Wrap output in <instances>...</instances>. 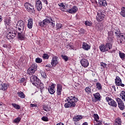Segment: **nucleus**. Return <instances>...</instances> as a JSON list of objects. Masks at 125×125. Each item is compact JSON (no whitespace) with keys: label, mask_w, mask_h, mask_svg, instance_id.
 Here are the masks:
<instances>
[{"label":"nucleus","mask_w":125,"mask_h":125,"mask_svg":"<svg viewBox=\"0 0 125 125\" xmlns=\"http://www.w3.org/2000/svg\"><path fill=\"white\" fill-rule=\"evenodd\" d=\"M38 68V65L37 63H33L32 65L27 69V74L28 75H33V74H35L36 71H37Z\"/></svg>","instance_id":"3"},{"label":"nucleus","mask_w":125,"mask_h":125,"mask_svg":"<svg viewBox=\"0 0 125 125\" xmlns=\"http://www.w3.org/2000/svg\"><path fill=\"white\" fill-rule=\"evenodd\" d=\"M96 87L98 90H101L102 89V85L99 82H97L96 83Z\"/></svg>","instance_id":"31"},{"label":"nucleus","mask_w":125,"mask_h":125,"mask_svg":"<svg viewBox=\"0 0 125 125\" xmlns=\"http://www.w3.org/2000/svg\"><path fill=\"white\" fill-rule=\"evenodd\" d=\"M105 125H109V124H105Z\"/></svg>","instance_id":"62"},{"label":"nucleus","mask_w":125,"mask_h":125,"mask_svg":"<svg viewBox=\"0 0 125 125\" xmlns=\"http://www.w3.org/2000/svg\"><path fill=\"white\" fill-rule=\"evenodd\" d=\"M107 42L105 43V47H106V51H109L112 48V42H113V37H110L109 35L108 37Z\"/></svg>","instance_id":"6"},{"label":"nucleus","mask_w":125,"mask_h":125,"mask_svg":"<svg viewBox=\"0 0 125 125\" xmlns=\"http://www.w3.org/2000/svg\"><path fill=\"white\" fill-rule=\"evenodd\" d=\"M119 56L122 60H124V59H125V54L124 53H121V52H119Z\"/></svg>","instance_id":"40"},{"label":"nucleus","mask_w":125,"mask_h":125,"mask_svg":"<svg viewBox=\"0 0 125 125\" xmlns=\"http://www.w3.org/2000/svg\"><path fill=\"white\" fill-rule=\"evenodd\" d=\"M16 26L25 27V22L22 20H20L18 21Z\"/></svg>","instance_id":"26"},{"label":"nucleus","mask_w":125,"mask_h":125,"mask_svg":"<svg viewBox=\"0 0 125 125\" xmlns=\"http://www.w3.org/2000/svg\"><path fill=\"white\" fill-rule=\"evenodd\" d=\"M115 34L117 37V42L119 44L123 43L125 42V34L124 33H121L120 29H117L115 30Z\"/></svg>","instance_id":"2"},{"label":"nucleus","mask_w":125,"mask_h":125,"mask_svg":"<svg viewBox=\"0 0 125 125\" xmlns=\"http://www.w3.org/2000/svg\"><path fill=\"white\" fill-rule=\"evenodd\" d=\"M43 110H44V111H46V112H47L48 108H47V106H44L43 107Z\"/></svg>","instance_id":"51"},{"label":"nucleus","mask_w":125,"mask_h":125,"mask_svg":"<svg viewBox=\"0 0 125 125\" xmlns=\"http://www.w3.org/2000/svg\"><path fill=\"white\" fill-rule=\"evenodd\" d=\"M26 82H27V81L24 78H22L21 80V83H24L23 85H26Z\"/></svg>","instance_id":"48"},{"label":"nucleus","mask_w":125,"mask_h":125,"mask_svg":"<svg viewBox=\"0 0 125 125\" xmlns=\"http://www.w3.org/2000/svg\"><path fill=\"white\" fill-rule=\"evenodd\" d=\"M120 96L122 97L123 100H124V101H125V91H123L121 92V93L120 94Z\"/></svg>","instance_id":"38"},{"label":"nucleus","mask_w":125,"mask_h":125,"mask_svg":"<svg viewBox=\"0 0 125 125\" xmlns=\"http://www.w3.org/2000/svg\"><path fill=\"white\" fill-rule=\"evenodd\" d=\"M0 106H1V104L0 103Z\"/></svg>","instance_id":"64"},{"label":"nucleus","mask_w":125,"mask_h":125,"mask_svg":"<svg viewBox=\"0 0 125 125\" xmlns=\"http://www.w3.org/2000/svg\"><path fill=\"white\" fill-rule=\"evenodd\" d=\"M115 84L118 86H122L125 87V84L122 83V79L119 76H117L115 80Z\"/></svg>","instance_id":"11"},{"label":"nucleus","mask_w":125,"mask_h":125,"mask_svg":"<svg viewBox=\"0 0 125 125\" xmlns=\"http://www.w3.org/2000/svg\"><path fill=\"white\" fill-rule=\"evenodd\" d=\"M1 21H2V17L0 16V22H1Z\"/></svg>","instance_id":"57"},{"label":"nucleus","mask_w":125,"mask_h":125,"mask_svg":"<svg viewBox=\"0 0 125 125\" xmlns=\"http://www.w3.org/2000/svg\"><path fill=\"white\" fill-rule=\"evenodd\" d=\"M50 18H46L45 20H44L42 21L39 22V25L40 27H44L45 25H47L48 24V22L50 21Z\"/></svg>","instance_id":"13"},{"label":"nucleus","mask_w":125,"mask_h":125,"mask_svg":"<svg viewBox=\"0 0 125 125\" xmlns=\"http://www.w3.org/2000/svg\"><path fill=\"white\" fill-rule=\"evenodd\" d=\"M18 38L20 41H24L25 40V32L24 31L18 32Z\"/></svg>","instance_id":"16"},{"label":"nucleus","mask_w":125,"mask_h":125,"mask_svg":"<svg viewBox=\"0 0 125 125\" xmlns=\"http://www.w3.org/2000/svg\"><path fill=\"white\" fill-rule=\"evenodd\" d=\"M58 5L61 7L62 11H65L66 10V9H65V5H64L63 3H60Z\"/></svg>","instance_id":"33"},{"label":"nucleus","mask_w":125,"mask_h":125,"mask_svg":"<svg viewBox=\"0 0 125 125\" xmlns=\"http://www.w3.org/2000/svg\"><path fill=\"white\" fill-rule=\"evenodd\" d=\"M96 122L97 123L95 124V125H102V123H101V122H100L98 120H97Z\"/></svg>","instance_id":"50"},{"label":"nucleus","mask_w":125,"mask_h":125,"mask_svg":"<svg viewBox=\"0 0 125 125\" xmlns=\"http://www.w3.org/2000/svg\"><path fill=\"white\" fill-rule=\"evenodd\" d=\"M79 100L78 98L75 97V96L68 97L65 100L66 103L64 104L65 108H70L71 107H75L76 103L78 102Z\"/></svg>","instance_id":"1"},{"label":"nucleus","mask_w":125,"mask_h":125,"mask_svg":"<svg viewBox=\"0 0 125 125\" xmlns=\"http://www.w3.org/2000/svg\"><path fill=\"white\" fill-rule=\"evenodd\" d=\"M81 65H82L83 67H84V68H86L88 66V65H89V63H88V61L85 59H83L82 60H81Z\"/></svg>","instance_id":"17"},{"label":"nucleus","mask_w":125,"mask_h":125,"mask_svg":"<svg viewBox=\"0 0 125 125\" xmlns=\"http://www.w3.org/2000/svg\"><path fill=\"white\" fill-rule=\"evenodd\" d=\"M16 28L18 32H24V29H25V27L23 26H19L18 25H16Z\"/></svg>","instance_id":"29"},{"label":"nucleus","mask_w":125,"mask_h":125,"mask_svg":"<svg viewBox=\"0 0 125 125\" xmlns=\"http://www.w3.org/2000/svg\"><path fill=\"white\" fill-rule=\"evenodd\" d=\"M82 119H83V116H82V115H78L74 117V120H75V121H80V120H82Z\"/></svg>","instance_id":"37"},{"label":"nucleus","mask_w":125,"mask_h":125,"mask_svg":"<svg viewBox=\"0 0 125 125\" xmlns=\"http://www.w3.org/2000/svg\"><path fill=\"white\" fill-rule=\"evenodd\" d=\"M120 15H122L123 17H125V7H122L121 8Z\"/></svg>","instance_id":"32"},{"label":"nucleus","mask_w":125,"mask_h":125,"mask_svg":"<svg viewBox=\"0 0 125 125\" xmlns=\"http://www.w3.org/2000/svg\"><path fill=\"white\" fill-rule=\"evenodd\" d=\"M35 6L38 11H41L42 8V1L40 0H36Z\"/></svg>","instance_id":"12"},{"label":"nucleus","mask_w":125,"mask_h":125,"mask_svg":"<svg viewBox=\"0 0 125 125\" xmlns=\"http://www.w3.org/2000/svg\"><path fill=\"white\" fill-rule=\"evenodd\" d=\"M45 67H47V68H51V65H50V64H48L46 65Z\"/></svg>","instance_id":"54"},{"label":"nucleus","mask_w":125,"mask_h":125,"mask_svg":"<svg viewBox=\"0 0 125 125\" xmlns=\"http://www.w3.org/2000/svg\"><path fill=\"white\" fill-rule=\"evenodd\" d=\"M42 58L44 59H48L49 58V56L47 54H44L42 56Z\"/></svg>","instance_id":"45"},{"label":"nucleus","mask_w":125,"mask_h":125,"mask_svg":"<svg viewBox=\"0 0 125 125\" xmlns=\"http://www.w3.org/2000/svg\"><path fill=\"white\" fill-rule=\"evenodd\" d=\"M42 1H43V2H44V3H45V4H48V2H47V0H42Z\"/></svg>","instance_id":"53"},{"label":"nucleus","mask_w":125,"mask_h":125,"mask_svg":"<svg viewBox=\"0 0 125 125\" xmlns=\"http://www.w3.org/2000/svg\"><path fill=\"white\" fill-rule=\"evenodd\" d=\"M93 95L96 100H100V98H101V96L99 92L94 94Z\"/></svg>","instance_id":"30"},{"label":"nucleus","mask_w":125,"mask_h":125,"mask_svg":"<svg viewBox=\"0 0 125 125\" xmlns=\"http://www.w3.org/2000/svg\"><path fill=\"white\" fill-rule=\"evenodd\" d=\"M88 125L87 122H85L83 124V125Z\"/></svg>","instance_id":"58"},{"label":"nucleus","mask_w":125,"mask_h":125,"mask_svg":"<svg viewBox=\"0 0 125 125\" xmlns=\"http://www.w3.org/2000/svg\"><path fill=\"white\" fill-rule=\"evenodd\" d=\"M82 48L83 49H84V50H89V49H90V45L86 42H83Z\"/></svg>","instance_id":"21"},{"label":"nucleus","mask_w":125,"mask_h":125,"mask_svg":"<svg viewBox=\"0 0 125 125\" xmlns=\"http://www.w3.org/2000/svg\"><path fill=\"white\" fill-rule=\"evenodd\" d=\"M18 32V31L17 30V31L13 30L12 32H9V34H10V35L8 34L7 35V37H9V38H11L12 39H14V38L16 37V35Z\"/></svg>","instance_id":"19"},{"label":"nucleus","mask_w":125,"mask_h":125,"mask_svg":"<svg viewBox=\"0 0 125 125\" xmlns=\"http://www.w3.org/2000/svg\"><path fill=\"white\" fill-rule=\"evenodd\" d=\"M101 66L104 67V68H106V66H107V64L106 63H101Z\"/></svg>","instance_id":"52"},{"label":"nucleus","mask_w":125,"mask_h":125,"mask_svg":"<svg viewBox=\"0 0 125 125\" xmlns=\"http://www.w3.org/2000/svg\"><path fill=\"white\" fill-rule=\"evenodd\" d=\"M10 23H11V20H10V17H7L5 19V21H4V24L6 27H7V26H9V25H10Z\"/></svg>","instance_id":"25"},{"label":"nucleus","mask_w":125,"mask_h":125,"mask_svg":"<svg viewBox=\"0 0 125 125\" xmlns=\"http://www.w3.org/2000/svg\"><path fill=\"white\" fill-rule=\"evenodd\" d=\"M112 88L114 89V91H116V87H115V86H112Z\"/></svg>","instance_id":"56"},{"label":"nucleus","mask_w":125,"mask_h":125,"mask_svg":"<svg viewBox=\"0 0 125 125\" xmlns=\"http://www.w3.org/2000/svg\"><path fill=\"white\" fill-rule=\"evenodd\" d=\"M99 48L100 51L102 52H107V47H106V45L105 44H101L99 46Z\"/></svg>","instance_id":"24"},{"label":"nucleus","mask_w":125,"mask_h":125,"mask_svg":"<svg viewBox=\"0 0 125 125\" xmlns=\"http://www.w3.org/2000/svg\"><path fill=\"white\" fill-rule=\"evenodd\" d=\"M30 81L33 85L38 86L40 84V80L35 75H32L30 77Z\"/></svg>","instance_id":"5"},{"label":"nucleus","mask_w":125,"mask_h":125,"mask_svg":"<svg viewBox=\"0 0 125 125\" xmlns=\"http://www.w3.org/2000/svg\"><path fill=\"white\" fill-rule=\"evenodd\" d=\"M21 121V118L20 117H18L14 119V122L16 123H18Z\"/></svg>","instance_id":"43"},{"label":"nucleus","mask_w":125,"mask_h":125,"mask_svg":"<svg viewBox=\"0 0 125 125\" xmlns=\"http://www.w3.org/2000/svg\"><path fill=\"white\" fill-rule=\"evenodd\" d=\"M94 117L96 122H97L99 120V116L97 114H94Z\"/></svg>","instance_id":"47"},{"label":"nucleus","mask_w":125,"mask_h":125,"mask_svg":"<svg viewBox=\"0 0 125 125\" xmlns=\"http://www.w3.org/2000/svg\"><path fill=\"white\" fill-rule=\"evenodd\" d=\"M35 86H36L38 88H40V89H41L42 93V91H43V89H44V85H43V83H41V81H39V85Z\"/></svg>","instance_id":"23"},{"label":"nucleus","mask_w":125,"mask_h":125,"mask_svg":"<svg viewBox=\"0 0 125 125\" xmlns=\"http://www.w3.org/2000/svg\"><path fill=\"white\" fill-rule=\"evenodd\" d=\"M123 116H124L125 117V113H123Z\"/></svg>","instance_id":"60"},{"label":"nucleus","mask_w":125,"mask_h":125,"mask_svg":"<svg viewBox=\"0 0 125 125\" xmlns=\"http://www.w3.org/2000/svg\"><path fill=\"white\" fill-rule=\"evenodd\" d=\"M84 23L86 26H91V25H92V23H91V21H85Z\"/></svg>","instance_id":"44"},{"label":"nucleus","mask_w":125,"mask_h":125,"mask_svg":"<svg viewBox=\"0 0 125 125\" xmlns=\"http://www.w3.org/2000/svg\"><path fill=\"white\" fill-rule=\"evenodd\" d=\"M47 18H50V19L49 22H48V24L50 23L51 26H52V27L53 28L55 27V21H53L52 19L50 17H47Z\"/></svg>","instance_id":"27"},{"label":"nucleus","mask_w":125,"mask_h":125,"mask_svg":"<svg viewBox=\"0 0 125 125\" xmlns=\"http://www.w3.org/2000/svg\"><path fill=\"white\" fill-rule=\"evenodd\" d=\"M78 11V7L76 6H73L71 9L66 10V12H68L71 14H74Z\"/></svg>","instance_id":"15"},{"label":"nucleus","mask_w":125,"mask_h":125,"mask_svg":"<svg viewBox=\"0 0 125 125\" xmlns=\"http://www.w3.org/2000/svg\"><path fill=\"white\" fill-rule=\"evenodd\" d=\"M48 89L50 94H54V93H55V85L54 84H52L49 87Z\"/></svg>","instance_id":"18"},{"label":"nucleus","mask_w":125,"mask_h":125,"mask_svg":"<svg viewBox=\"0 0 125 125\" xmlns=\"http://www.w3.org/2000/svg\"><path fill=\"white\" fill-rule=\"evenodd\" d=\"M69 47H70V45H67V48H69Z\"/></svg>","instance_id":"61"},{"label":"nucleus","mask_w":125,"mask_h":125,"mask_svg":"<svg viewBox=\"0 0 125 125\" xmlns=\"http://www.w3.org/2000/svg\"><path fill=\"white\" fill-rule=\"evenodd\" d=\"M8 87V85L6 83H1L0 84V89L3 90V91L6 90Z\"/></svg>","instance_id":"20"},{"label":"nucleus","mask_w":125,"mask_h":125,"mask_svg":"<svg viewBox=\"0 0 125 125\" xmlns=\"http://www.w3.org/2000/svg\"><path fill=\"white\" fill-rule=\"evenodd\" d=\"M18 95L19 97H20L21 98H25V94H24L23 92H20L18 93Z\"/></svg>","instance_id":"35"},{"label":"nucleus","mask_w":125,"mask_h":125,"mask_svg":"<svg viewBox=\"0 0 125 125\" xmlns=\"http://www.w3.org/2000/svg\"><path fill=\"white\" fill-rule=\"evenodd\" d=\"M24 7L28 12L35 13V8L34 7V5L31 4V3L28 2H25L24 3Z\"/></svg>","instance_id":"4"},{"label":"nucleus","mask_w":125,"mask_h":125,"mask_svg":"<svg viewBox=\"0 0 125 125\" xmlns=\"http://www.w3.org/2000/svg\"><path fill=\"white\" fill-rule=\"evenodd\" d=\"M58 63H59V62L58 61V57L56 56H53L51 62V65L52 67H55L56 65H58Z\"/></svg>","instance_id":"10"},{"label":"nucleus","mask_w":125,"mask_h":125,"mask_svg":"<svg viewBox=\"0 0 125 125\" xmlns=\"http://www.w3.org/2000/svg\"><path fill=\"white\" fill-rule=\"evenodd\" d=\"M62 57L65 61H68V59H69V58H68V57L67 56L62 55Z\"/></svg>","instance_id":"49"},{"label":"nucleus","mask_w":125,"mask_h":125,"mask_svg":"<svg viewBox=\"0 0 125 125\" xmlns=\"http://www.w3.org/2000/svg\"><path fill=\"white\" fill-rule=\"evenodd\" d=\"M57 29L58 30H59V29H61L62 27H63V25L61 23H57L56 24Z\"/></svg>","instance_id":"42"},{"label":"nucleus","mask_w":125,"mask_h":125,"mask_svg":"<svg viewBox=\"0 0 125 125\" xmlns=\"http://www.w3.org/2000/svg\"><path fill=\"white\" fill-rule=\"evenodd\" d=\"M116 100L120 110H124L125 109V104H124V102L120 98H116Z\"/></svg>","instance_id":"9"},{"label":"nucleus","mask_w":125,"mask_h":125,"mask_svg":"<svg viewBox=\"0 0 125 125\" xmlns=\"http://www.w3.org/2000/svg\"><path fill=\"white\" fill-rule=\"evenodd\" d=\"M97 20L99 22L102 21L105 18V13L101 11H99L97 13V16L96 17Z\"/></svg>","instance_id":"7"},{"label":"nucleus","mask_w":125,"mask_h":125,"mask_svg":"<svg viewBox=\"0 0 125 125\" xmlns=\"http://www.w3.org/2000/svg\"><path fill=\"white\" fill-rule=\"evenodd\" d=\"M42 121H44V122H48V118L46 116H43L42 118Z\"/></svg>","instance_id":"46"},{"label":"nucleus","mask_w":125,"mask_h":125,"mask_svg":"<svg viewBox=\"0 0 125 125\" xmlns=\"http://www.w3.org/2000/svg\"><path fill=\"white\" fill-rule=\"evenodd\" d=\"M33 19H29L28 20V23H27V27L28 29H32L33 28Z\"/></svg>","instance_id":"22"},{"label":"nucleus","mask_w":125,"mask_h":125,"mask_svg":"<svg viewBox=\"0 0 125 125\" xmlns=\"http://www.w3.org/2000/svg\"><path fill=\"white\" fill-rule=\"evenodd\" d=\"M3 47H7V45H6V44H4L3 45Z\"/></svg>","instance_id":"59"},{"label":"nucleus","mask_w":125,"mask_h":125,"mask_svg":"<svg viewBox=\"0 0 125 125\" xmlns=\"http://www.w3.org/2000/svg\"><path fill=\"white\" fill-rule=\"evenodd\" d=\"M30 106H31V107H37V104H30Z\"/></svg>","instance_id":"55"},{"label":"nucleus","mask_w":125,"mask_h":125,"mask_svg":"<svg viewBox=\"0 0 125 125\" xmlns=\"http://www.w3.org/2000/svg\"><path fill=\"white\" fill-rule=\"evenodd\" d=\"M35 62L38 63H42V59L41 58H37L35 60Z\"/></svg>","instance_id":"39"},{"label":"nucleus","mask_w":125,"mask_h":125,"mask_svg":"<svg viewBox=\"0 0 125 125\" xmlns=\"http://www.w3.org/2000/svg\"><path fill=\"white\" fill-rule=\"evenodd\" d=\"M75 125H79L78 124H75Z\"/></svg>","instance_id":"63"},{"label":"nucleus","mask_w":125,"mask_h":125,"mask_svg":"<svg viewBox=\"0 0 125 125\" xmlns=\"http://www.w3.org/2000/svg\"><path fill=\"white\" fill-rule=\"evenodd\" d=\"M107 102H108V104L112 107H117V103L114 101L112 99L109 97H106L105 99Z\"/></svg>","instance_id":"8"},{"label":"nucleus","mask_w":125,"mask_h":125,"mask_svg":"<svg viewBox=\"0 0 125 125\" xmlns=\"http://www.w3.org/2000/svg\"><path fill=\"white\" fill-rule=\"evenodd\" d=\"M114 125H122V120L121 118L118 117L115 119Z\"/></svg>","instance_id":"28"},{"label":"nucleus","mask_w":125,"mask_h":125,"mask_svg":"<svg viewBox=\"0 0 125 125\" xmlns=\"http://www.w3.org/2000/svg\"><path fill=\"white\" fill-rule=\"evenodd\" d=\"M57 95L60 96L62 94V85L61 84H57Z\"/></svg>","instance_id":"14"},{"label":"nucleus","mask_w":125,"mask_h":125,"mask_svg":"<svg viewBox=\"0 0 125 125\" xmlns=\"http://www.w3.org/2000/svg\"><path fill=\"white\" fill-rule=\"evenodd\" d=\"M41 76L43 79H45L46 78V74L44 71H42L41 73Z\"/></svg>","instance_id":"41"},{"label":"nucleus","mask_w":125,"mask_h":125,"mask_svg":"<svg viewBox=\"0 0 125 125\" xmlns=\"http://www.w3.org/2000/svg\"><path fill=\"white\" fill-rule=\"evenodd\" d=\"M85 91L87 94H90L91 93V87H86L85 88Z\"/></svg>","instance_id":"34"},{"label":"nucleus","mask_w":125,"mask_h":125,"mask_svg":"<svg viewBox=\"0 0 125 125\" xmlns=\"http://www.w3.org/2000/svg\"><path fill=\"white\" fill-rule=\"evenodd\" d=\"M12 106L15 108V109H16L17 110L20 109V105L19 104H12Z\"/></svg>","instance_id":"36"}]
</instances>
